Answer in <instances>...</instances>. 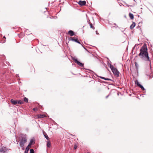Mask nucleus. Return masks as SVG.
Returning <instances> with one entry per match:
<instances>
[{"label":"nucleus","mask_w":153,"mask_h":153,"mask_svg":"<svg viewBox=\"0 0 153 153\" xmlns=\"http://www.w3.org/2000/svg\"><path fill=\"white\" fill-rule=\"evenodd\" d=\"M34 143H35V141L34 140L31 139L30 140V142L27 146L30 148L31 147V145Z\"/></svg>","instance_id":"9d476101"},{"label":"nucleus","mask_w":153,"mask_h":153,"mask_svg":"<svg viewBox=\"0 0 153 153\" xmlns=\"http://www.w3.org/2000/svg\"><path fill=\"white\" fill-rule=\"evenodd\" d=\"M136 69L137 71L138 68V65L136 62H135L134 63Z\"/></svg>","instance_id":"a211bd4d"},{"label":"nucleus","mask_w":153,"mask_h":153,"mask_svg":"<svg viewBox=\"0 0 153 153\" xmlns=\"http://www.w3.org/2000/svg\"><path fill=\"white\" fill-rule=\"evenodd\" d=\"M51 143L50 141H48L47 143V147L48 148H50L51 146Z\"/></svg>","instance_id":"aec40b11"},{"label":"nucleus","mask_w":153,"mask_h":153,"mask_svg":"<svg viewBox=\"0 0 153 153\" xmlns=\"http://www.w3.org/2000/svg\"><path fill=\"white\" fill-rule=\"evenodd\" d=\"M10 102L13 105H17L19 104L21 105L24 103L23 102L19 100H14L12 99L11 100Z\"/></svg>","instance_id":"20e7f679"},{"label":"nucleus","mask_w":153,"mask_h":153,"mask_svg":"<svg viewBox=\"0 0 153 153\" xmlns=\"http://www.w3.org/2000/svg\"><path fill=\"white\" fill-rule=\"evenodd\" d=\"M45 117V114H39L38 115V117L39 118H43Z\"/></svg>","instance_id":"4468645a"},{"label":"nucleus","mask_w":153,"mask_h":153,"mask_svg":"<svg viewBox=\"0 0 153 153\" xmlns=\"http://www.w3.org/2000/svg\"><path fill=\"white\" fill-rule=\"evenodd\" d=\"M78 3L81 6H82L83 5H85L86 3V2L85 1H81L80 0L78 2Z\"/></svg>","instance_id":"1a4fd4ad"},{"label":"nucleus","mask_w":153,"mask_h":153,"mask_svg":"<svg viewBox=\"0 0 153 153\" xmlns=\"http://www.w3.org/2000/svg\"><path fill=\"white\" fill-rule=\"evenodd\" d=\"M99 77L100 78H101L102 79H104L105 80L111 81H112L113 82H114L113 80H112V79H110L109 78H105V77H102V76H99Z\"/></svg>","instance_id":"f8f14e48"},{"label":"nucleus","mask_w":153,"mask_h":153,"mask_svg":"<svg viewBox=\"0 0 153 153\" xmlns=\"http://www.w3.org/2000/svg\"><path fill=\"white\" fill-rule=\"evenodd\" d=\"M38 108H34L33 109V110L34 111H36L38 110Z\"/></svg>","instance_id":"b1692460"},{"label":"nucleus","mask_w":153,"mask_h":153,"mask_svg":"<svg viewBox=\"0 0 153 153\" xmlns=\"http://www.w3.org/2000/svg\"><path fill=\"white\" fill-rule=\"evenodd\" d=\"M5 42V40L3 42V43H4Z\"/></svg>","instance_id":"c9c22d12"},{"label":"nucleus","mask_w":153,"mask_h":153,"mask_svg":"<svg viewBox=\"0 0 153 153\" xmlns=\"http://www.w3.org/2000/svg\"><path fill=\"white\" fill-rule=\"evenodd\" d=\"M103 82L105 83H108V84H109V85H113V84H110V83H109L108 82H105V81H103Z\"/></svg>","instance_id":"a878e982"},{"label":"nucleus","mask_w":153,"mask_h":153,"mask_svg":"<svg viewBox=\"0 0 153 153\" xmlns=\"http://www.w3.org/2000/svg\"><path fill=\"white\" fill-rule=\"evenodd\" d=\"M77 147V145L76 144H75L74 146V149H76Z\"/></svg>","instance_id":"393cba45"},{"label":"nucleus","mask_w":153,"mask_h":153,"mask_svg":"<svg viewBox=\"0 0 153 153\" xmlns=\"http://www.w3.org/2000/svg\"><path fill=\"white\" fill-rule=\"evenodd\" d=\"M96 34H98L97 33V31L96 32Z\"/></svg>","instance_id":"e433bc0d"},{"label":"nucleus","mask_w":153,"mask_h":153,"mask_svg":"<svg viewBox=\"0 0 153 153\" xmlns=\"http://www.w3.org/2000/svg\"><path fill=\"white\" fill-rule=\"evenodd\" d=\"M16 77H19V75L18 74H16Z\"/></svg>","instance_id":"2f4dec72"},{"label":"nucleus","mask_w":153,"mask_h":153,"mask_svg":"<svg viewBox=\"0 0 153 153\" xmlns=\"http://www.w3.org/2000/svg\"><path fill=\"white\" fill-rule=\"evenodd\" d=\"M68 40H69V41H71L75 42L78 44H81V43L79 41L78 39L77 38H75V37H69L68 38Z\"/></svg>","instance_id":"423d86ee"},{"label":"nucleus","mask_w":153,"mask_h":153,"mask_svg":"<svg viewBox=\"0 0 153 153\" xmlns=\"http://www.w3.org/2000/svg\"><path fill=\"white\" fill-rule=\"evenodd\" d=\"M68 34L70 35L71 36L75 35L74 32L72 30H69L68 33Z\"/></svg>","instance_id":"9b49d317"},{"label":"nucleus","mask_w":153,"mask_h":153,"mask_svg":"<svg viewBox=\"0 0 153 153\" xmlns=\"http://www.w3.org/2000/svg\"><path fill=\"white\" fill-rule=\"evenodd\" d=\"M140 23H141V24L142 23L141 22H139V24H140Z\"/></svg>","instance_id":"f704fd0d"},{"label":"nucleus","mask_w":153,"mask_h":153,"mask_svg":"<svg viewBox=\"0 0 153 153\" xmlns=\"http://www.w3.org/2000/svg\"><path fill=\"white\" fill-rule=\"evenodd\" d=\"M135 26V23L134 22H133L132 24L130 25V28L131 29H132Z\"/></svg>","instance_id":"2eb2a0df"},{"label":"nucleus","mask_w":153,"mask_h":153,"mask_svg":"<svg viewBox=\"0 0 153 153\" xmlns=\"http://www.w3.org/2000/svg\"><path fill=\"white\" fill-rule=\"evenodd\" d=\"M82 46V47L83 48L85 49V50L86 51H88L83 46V45L82 44H80Z\"/></svg>","instance_id":"c85d7f7f"},{"label":"nucleus","mask_w":153,"mask_h":153,"mask_svg":"<svg viewBox=\"0 0 153 153\" xmlns=\"http://www.w3.org/2000/svg\"><path fill=\"white\" fill-rule=\"evenodd\" d=\"M110 94H109L107 96L105 97L106 98H107L109 97V96H110Z\"/></svg>","instance_id":"c756f323"},{"label":"nucleus","mask_w":153,"mask_h":153,"mask_svg":"<svg viewBox=\"0 0 153 153\" xmlns=\"http://www.w3.org/2000/svg\"><path fill=\"white\" fill-rule=\"evenodd\" d=\"M24 101L25 102L27 103V102H28V99L26 97H25L24 98Z\"/></svg>","instance_id":"412c9836"},{"label":"nucleus","mask_w":153,"mask_h":153,"mask_svg":"<svg viewBox=\"0 0 153 153\" xmlns=\"http://www.w3.org/2000/svg\"><path fill=\"white\" fill-rule=\"evenodd\" d=\"M30 153H35L34 150L32 149H30Z\"/></svg>","instance_id":"5701e85b"},{"label":"nucleus","mask_w":153,"mask_h":153,"mask_svg":"<svg viewBox=\"0 0 153 153\" xmlns=\"http://www.w3.org/2000/svg\"><path fill=\"white\" fill-rule=\"evenodd\" d=\"M29 34H30V33H29V34H28V35H29ZM27 34V35H28V34Z\"/></svg>","instance_id":"58836bf2"},{"label":"nucleus","mask_w":153,"mask_h":153,"mask_svg":"<svg viewBox=\"0 0 153 153\" xmlns=\"http://www.w3.org/2000/svg\"><path fill=\"white\" fill-rule=\"evenodd\" d=\"M114 25L116 26L115 27H118L119 28H120V27H118V26L117 25V24L116 23H114ZM113 27H115V26H113Z\"/></svg>","instance_id":"bb28decb"},{"label":"nucleus","mask_w":153,"mask_h":153,"mask_svg":"<svg viewBox=\"0 0 153 153\" xmlns=\"http://www.w3.org/2000/svg\"><path fill=\"white\" fill-rule=\"evenodd\" d=\"M21 139L20 140L19 145L22 148V149H24V146L25 144L27 142V139L26 135L21 134Z\"/></svg>","instance_id":"f03ea898"},{"label":"nucleus","mask_w":153,"mask_h":153,"mask_svg":"<svg viewBox=\"0 0 153 153\" xmlns=\"http://www.w3.org/2000/svg\"><path fill=\"white\" fill-rule=\"evenodd\" d=\"M89 71L92 73H94V74L96 75L97 76H98L95 73H94L93 71L91 70H89Z\"/></svg>","instance_id":"cd10ccee"},{"label":"nucleus","mask_w":153,"mask_h":153,"mask_svg":"<svg viewBox=\"0 0 153 153\" xmlns=\"http://www.w3.org/2000/svg\"><path fill=\"white\" fill-rule=\"evenodd\" d=\"M89 25L91 28H92L93 30L95 29L94 27L93 26L92 24L91 23H90Z\"/></svg>","instance_id":"4be33fe9"},{"label":"nucleus","mask_w":153,"mask_h":153,"mask_svg":"<svg viewBox=\"0 0 153 153\" xmlns=\"http://www.w3.org/2000/svg\"><path fill=\"white\" fill-rule=\"evenodd\" d=\"M129 16L130 18L131 19H134V16L133 14H132L131 13H129Z\"/></svg>","instance_id":"dca6fc26"},{"label":"nucleus","mask_w":153,"mask_h":153,"mask_svg":"<svg viewBox=\"0 0 153 153\" xmlns=\"http://www.w3.org/2000/svg\"><path fill=\"white\" fill-rule=\"evenodd\" d=\"M126 5L128 6V7H129V5H128V4H126Z\"/></svg>","instance_id":"72a5a7b5"},{"label":"nucleus","mask_w":153,"mask_h":153,"mask_svg":"<svg viewBox=\"0 0 153 153\" xmlns=\"http://www.w3.org/2000/svg\"><path fill=\"white\" fill-rule=\"evenodd\" d=\"M108 66L110 67L114 75L117 77H119V76L120 72L117 69L111 64L108 63Z\"/></svg>","instance_id":"7ed1b4c3"},{"label":"nucleus","mask_w":153,"mask_h":153,"mask_svg":"<svg viewBox=\"0 0 153 153\" xmlns=\"http://www.w3.org/2000/svg\"><path fill=\"white\" fill-rule=\"evenodd\" d=\"M87 153H89V152H87Z\"/></svg>","instance_id":"ea45409f"},{"label":"nucleus","mask_w":153,"mask_h":153,"mask_svg":"<svg viewBox=\"0 0 153 153\" xmlns=\"http://www.w3.org/2000/svg\"><path fill=\"white\" fill-rule=\"evenodd\" d=\"M146 75L149 76V78H151L153 77V75H152L151 73L147 74V73L146 74Z\"/></svg>","instance_id":"f3484780"},{"label":"nucleus","mask_w":153,"mask_h":153,"mask_svg":"<svg viewBox=\"0 0 153 153\" xmlns=\"http://www.w3.org/2000/svg\"><path fill=\"white\" fill-rule=\"evenodd\" d=\"M147 50L146 44L145 43L141 47L140 50V52L139 54L140 57L142 60L146 61H149L150 60Z\"/></svg>","instance_id":"f257e3e1"},{"label":"nucleus","mask_w":153,"mask_h":153,"mask_svg":"<svg viewBox=\"0 0 153 153\" xmlns=\"http://www.w3.org/2000/svg\"><path fill=\"white\" fill-rule=\"evenodd\" d=\"M73 60L75 63H76L79 66L82 67L84 66V64L78 61L77 59L76 58L74 57L73 58Z\"/></svg>","instance_id":"39448f33"},{"label":"nucleus","mask_w":153,"mask_h":153,"mask_svg":"<svg viewBox=\"0 0 153 153\" xmlns=\"http://www.w3.org/2000/svg\"><path fill=\"white\" fill-rule=\"evenodd\" d=\"M30 149V148L27 146L25 151L24 153H28V152Z\"/></svg>","instance_id":"6ab92c4d"},{"label":"nucleus","mask_w":153,"mask_h":153,"mask_svg":"<svg viewBox=\"0 0 153 153\" xmlns=\"http://www.w3.org/2000/svg\"><path fill=\"white\" fill-rule=\"evenodd\" d=\"M43 134L45 137L46 138V139L47 140H49V138L48 137L47 134L44 131H43Z\"/></svg>","instance_id":"ddd939ff"},{"label":"nucleus","mask_w":153,"mask_h":153,"mask_svg":"<svg viewBox=\"0 0 153 153\" xmlns=\"http://www.w3.org/2000/svg\"><path fill=\"white\" fill-rule=\"evenodd\" d=\"M3 38L4 39H6V37L5 36H4Z\"/></svg>","instance_id":"473e14b6"},{"label":"nucleus","mask_w":153,"mask_h":153,"mask_svg":"<svg viewBox=\"0 0 153 153\" xmlns=\"http://www.w3.org/2000/svg\"><path fill=\"white\" fill-rule=\"evenodd\" d=\"M150 65H151V63H150Z\"/></svg>","instance_id":"4c0bfd02"},{"label":"nucleus","mask_w":153,"mask_h":153,"mask_svg":"<svg viewBox=\"0 0 153 153\" xmlns=\"http://www.w3.org/2000/svg\"><path fill=\"white\" fill-rule=\"evenodd\" d=\"M137 45V44H136L134 46L133 48V49H134V48H135V47H136V46L137 45Z\"/></svg>","instance_id":"7c9ffc66"},{"label":"nucleus","mask_w":153,"mask_h":153,"mask_svg":"<svg viewBox=\"0 0 153 153\" xmlns=\"http://www.w3.org/2000/svg\"><path fill=\"white\" fill-rule=\"evenodd\" d=\"M7 149L6 147H4V146H1L0 147V152H2L3 153H4L5 152H6Z\"/></svg>","instance_id":"6e6552de"},{"label":"nucleus","mask_w":153,"mask_h":153,"mask_svg":"<svg viewBox=\"0 0 153 153\" xmlns=\"http://www.w3.org/2000/svg\"><path fill=\"white\" fill-rule=\"evenodd\" d=\"M135 84L137 85L143 91H144L145 89L143 87V86L141 85L139 82L138 80L136 79L135 81Z\"/></svg>","instance_id":"0eeeda50"}]
</instances>
